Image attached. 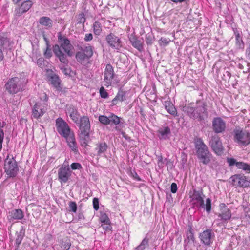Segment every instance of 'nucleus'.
<instances>
[{
  "label": "nucleus",
  "instance_id": "1",
  "mask_svg": "<svg viewBox=\"0 0 250 250\" xmlns=\"http://www.w3.org/2000/svg\"><path fill=\"white\" fill-rule=\"evenodd\" d=\"M207 107L206 103L199 100L195 104L190 103L183 106L182 110L190 118L201 121L208 116Z\"/></svg>",
  "mask_w": 250,
  "mask_h": 250
},
{
  "label": "nucleus",
  "instance_id": "2",
  "mask_svg": "<svg viewBox=\"0 0 250 250\" xmlns=\"http://www.w3.org/2000/svg\"><path fill=\"white\" fill-rule=\"evenodd\" d=\"M58 41L60 45L56 44L54 46L53 51L62 63L67 64L68 60L67 56L71 57L72 55L71 50L73 46L70 43L69 40L60 35L58 36Z\"/></svg>",
  "mask_w": 250,
  "mask_h": 250
},
{
  "label": "nucleus",
  "instance_id": "3",
  "mask_svg": "<svg viewBox=\"0 0 250 250\" xmlns=\"http://www.w3.org/2000/svg\"><path fill=\"white\" fill-rule=\"evenodd\" d=\"M26 80L23 77H14L8 80L4 85L5 91L10 95H15L24 89Z\"/></svg>",
  "mask_w": 250,
  "mask_h": 250
},
{
  "label": "nucleus",
  "instance_id": "4",
  "mask_svg": "<svg viewBox=\"0 0 250 250\" xmlns=\"http://www.w3.org/2000/svg\"><path fill=\"white\" fill-rule=\"evenodd\" d=\"M195 147L196 150V155L200 162L204 165L208 164L212 157L207 146L200 139H197L195 142Z\"/></svg>",
  "mask_w": 250,
  "mask_h": 250
},
{
  "label": "nucleus",
  "instance_id": "5",
  "mask_svg": "<svg viewBox=\"0 0 250 250\" xmlns=\"http://www.w3.org/2000/svg\"><path fill=\"white\" fill-rule=\"evenodd\" d=\"M234 142L241 146H246L250 144V133L242 128H236L233 130Z\"/></svg>",
  "mask_w": 250,
  "mask_h": 250
},
{
  "label": "nucleus",
  "instance_id": "6",
  "mask_svg": "<svg viewBox=\"0 0 250 250\" xmlns=\"http://www.w3.org/2000/svg\"><path fill=\"white\" fill-rule=\"evenodd\" d=\"M4 169L8 177L13 178L17 176L19 168L17 163L13 157L10 158L9 155L7 156L4 160Z\"/></svg>",
  "mask_w": 250,
  "mask_h": 250
},
{
  "label": "nucleus",
  "instance_id": "7",
  "mask_svg": "<svg viewBox=\"0 0 250 250\" xmlns=\"http://www.w3.org/2000/svg\"><path fill=\"white\" fill-rule=\"evenodd\" d=\"M56 126L58 132L65 138L74 134L67 124L62 118H59L56 120Z\"/></svg>",
  "mask_w": 250,
  "mask_h": 250
},
{
  "label": "nucleus",
  "instance_id": "8",
  "mask_svg": "<svg viewBox=\"0 0 250 250\" xmlns=\"http://www.w3.org/2000/svg\"><path fill=\"white\" fill-rule=\"evenodd\" d=\"M209 145L216 155L221 156L223 154L224 148L220 138L217 135L215 134L211 137Z\"/></svg>",
  "mask_w": 250,
  "mask_h": 250
},
{
  "label": "nucleus",
  "instance_id": "9",
  "mask_svg": "<svg viewBox=\"0 0 250 250\" xmlns=\"http://www.w3.org/2000/svg\"><path fill=\"white\" fill-rule=\"evenodd\" d=\"M204 196L202 190H197L194 189L192 193L190 192V198H191L193 204L197 207L204 208Z\"/></svg>",
  "mask_w": 250,
  "mask_h": 250
},
{
  "label": "nucleus",
  "instance_id": "10",
  "mask_svg": "<svg viewBox=\"0 0 250 250\" xmlns=\"http://www.w3.org/2000/svg\"><path fill=\"white\" fill-rule=\"evenodd\" d=\"M105 40L108 45L113 49L119 50L122 47V41L114 33H110L105 37Z\"/></svg>",
  "mask_w": 250,
  "mask_h": 250
},
{
  "label": "nucleus",
  "instance_id": "11",
  "mask_svg": "<svg viewBox=\"0 0 250 250\" xmlns=\"http://www.w3.org/2000/svg\"><path fill=\"white\" fill-rule=\"evenodd\" d=\"M213 131L217 134L224 133L226 129V123L221 117H215L212 121Z\"/></svg>",
  "mask_w": 250,
  "mask_h": 250
},
{
  "label": "nucleus",
  "instance_id": "12",
  "mask_svg": "<svg viewBox=\"0 0 250 250\" xmlns=\"http://www.w3.org/2000/svg\"><path fill=\"white\" fill-rule=\"evenodd\" d=\"M47 110V104L46 103L41 102L36 103L32 109V116L35 119H39Z\"/></svg>",
  "mask_w": 250,
  "mask_h": 250
},
{
  "label": "nucleus",
  "instance_id": "13",
  "mask_svg": "<svg viewBox=\"0 0 250 250\" xmlns=\"http://www.w3.org/2000/svg\"><path fill=\"white\" fill-rule=\"evenodd\" d=\"M232 184L236 187H248L250 185V182L244 175L236 174L230 177Z\"/></svg>",
  "mask_w": 250,
  "mask_h": 250
},
{
  "label": "nucleus",
  "instance_id": "14",
  "mask_svg": "<svg viewBox=\"0 0 250 250\" xmlns=\"http://www.w3.org/2000/svg\"><path fill=\"white\" fill-rule=\"evenodd\" d=\"M79 124V129L82 134L87 135L89 134L90 130V123L89 118L86 116H83L81 117L80 122L77 123Z\"/></svg>",
  "mask_w": 250,
  "mask_h": 250
},
{
  "label": "nucleus",
  "instance_id": "15",
  "mask_svg": "<svg viewBox=\"0 0 250 250\" xmlns=\"http://www.w3.org/2000/svg\"><path fill=\"white\" fill-rule=\"evenodd\" d=\"M114 74L113 67L110 64H107L104 72V82L105 83V86L108 87L111 85Z\"/></svg>",
  "mask_w": 250,
  "mask_h": 250
},
{
  "label": "nucleus",
  "instance_id": "16",
  "mask_svg": "<svg viewBox=\"0 0 250 250\" xmlns=\"http://www.w3.org/2000/svg\"><path fill=\"white\" fill-rule=\"evenodd\" d=\"M72 175L70 169L59 168L58 171V180L60 183L65 184L68 182Z\"/></svg>",
  "mask_w": 250,
  "mask_h": 250
},
{
  "label": "nucleus",
  "instance_id": "17",
  "mask_svg": "<svg viewBox=\"0 0 250 250\" xmlns=\"http://www.w3.org/2000/svg\"><path fill=\"white\" fill-rule=\"evenodd\" d=\"M213 236L214 234L212 232V230L208 229L200 234L199 238L204 244L210 246L212 243V237Z\"/></svg>",
  "mask_w": 250,
  "mask_h": 250
},
{
  "label": "nucleus",
  "instance_id": "18",
  "mask_svg": "<svg viewBox=\"0 0 250 250\" xmlns=\"http://www.w3.org/2000/svg\"><path fill=\"white\" fill-rule=\"evenodd\" d=\"M33 5V2L31 0H27L22 2L20 7H17L14 11L15 15L17 16H21L23 13L27 12Z\"/></svg>",
  "mask_w": 250,
  "mask_h": 250
},
{
  "label": "nucleus",
  "instance_id": "19",
  "mask_svg": "<svg viewBox=\"0 0 250 250\" xmlns=\"http://www.w3.org/2000/svg\"><path fill=\"white\" fill-rule=\"evenodd\" d=\"M221 213L218 215L221 220L224 222H228L231 217V213L230 209L227 208L224 203L220 204Z\"/></svg>",
  "mask_w": 250,
  "mask_h": 250
},
{
  "label": "nucleus",
  "instance_id": "20",
  "mask_svg": "<svg viewBox=\"0 0 250 250\" xmlns=\"http://www.w3.org/2000/svg\"><path fill=\"white\" fill-rule=\"evenodd\" d=\"M127 92L120 88L115 97L112 100L110 105L113 106L117 105L119 102L126 100Z\"/></svg>",
  "mask_w": 250,
  "mask_h": 250
},
{
  "label": "nucleus",
  "instance_id": "21",
  "mask_svg": "<svg viewBox=\"0 0 250 250\" xmlns=\"http://www.w3.org/2000/svg\"><path fill=\"white\" fill-rule=\"evenodd\" d=\"M48 81L57 90L62 91V89L60 86L61 80L57 75L51 73L48 76Z\"/></svg>",
  "mask_w": 250,
  "mask_h": 250
},
{
  "label": "nucleus",
  "instance_id": "22",
  "mask_svg": "<svg viewBox=\"0 0 250 250\" xmlns=\"http://www.w3.org/2000/svg\"><path fill=\"white\" fill-rule=\"evenodd\" d=\"M129 40L131 45L139 51H142L143 49V42L138 39L136 36L131 35L129 37Z\"/></svg>",
  "mask_w": 250,
  "mask_h": 250
},
{
  "label": "nucleus",
  "instance_id": "23",
  "mask_svg": "<svg viewBox=\"0 0 250 250\" xmlns=\"http://www.w3.org/2000/svg\"><path fill=\"white\" fill-rule=\"evenodd\" d=\"M65 139L66 140L68 145L71 148V150L73 151L75 153H78V146L77 145V143L76 142L74 134H71L70 136L66 138Z\"/></svg>",
  "mask_w": 250,
  "mask_h": 250
},
{
  "label": "nucleus",
  "instance_id": "24",
  "mask_svg": "<svg viewBox=\"0 0 250 250\" xmlns=\"http://www.w3.org/2000/svg\"><path fill=\"white\" fill-rule=\"evenodd\" d=\"M158 133V137L160 139L166 140L169 138L171 131L170 128L167 126L159 128Z\"/></svg>",
  "mask_w": 250,
  "mask_h": 250
},
{
  "label": "nucleus",
  "instance_id": "25",
  "mask_svg": "<svg viewBox=\"0 0 250 250\" xmlns=\"http://www.w3.org/2000/svg\"><path fill=\"white\" fill-rule=\"evenodd\" d=\"M10 220H21L24 217L23 212L20 209H14L9 212Z\"/></svg>",
  "mask_w": 250,
  "mask_h": 250
},
{
  "label": "nucleus",
  "instance_id": "26",
  "mask_svg": "<svg viewBox=\"0 0 250 250\" xmlns=\"http://www.w3.org/2000/svg\"><path fill=\"white\" fill-rule=\"evenodd\" d=\"M68 112L71 119L76 124L79 121L78 112L74 106L71 105L68 108Z\"/></svg>",
  "mask_w": 250,
  "mask_h": 250
},
{
  "label": "nucleus",
  "instance_id": "27",
  "mask_svg": "<svg viewBox=\"0 0 250 250\" xmlns=\"http://www.w3.org/2000/svg\"><path fill=\"white\" fill-rule=\"evenodd\" d=\"M108 146L105 142L99 143L96 144L95 150L97 151L98 156H101L107 149Z\"/></svg>",
  "mask_w": 250,
  "mask_h": 250
},
{
  "label": "nucleus",
  "instance_id": "28",
  "mask_svg": "<svg viewBox=\"0 0 250 250\" xmlns=\"http://www.w3.org/2000/svg\"><path fill=\"white\" fill-rule=\"evenodd\" d=\"M235 36V44L237 48L243 49L244 47V43L242 40L241 34L239 31L236 30L234 31Z\"/></svg>",
  "mask_w": 250,
  "mask_h": 250
},
{
  "label": "nucleus",
  "instance_id": "29",
  "mask_svg": "<svg viewBox=\"0 0 250 250\" xmlns=\"http://www.w3.org/2000/svg\"><path fill=\"white\" fill-rule=\"evenodd\" d=\"M40 23L47 28H50L52 26V20L48 17H42L39 20Z\"/></svg>",
  "mask_w": 250,
  "mask_h": 250
},
{
  "label": "nucleus",
  "instance_id": "30",
  "mask_svg": "<svg viewBox=\"0 0 250 250\" xmlns=\"http://www.w3.org/2000/svg\"><path fill=\"white\" fill-rule=\"evenodd\" d=\"M79 49L84 52L87 57H89V58L92 57L93 55V47L92 46L90 45H88L87 46H84L82 47L81 46H78Z\"/></svg>",
  "mask_w": 250,
  "mask_h": 250
},
{
  "label": "nucleus",
  "instance_id": "31",
  "mask_svg": "<svg viewBox=\"0 0 250 250\" xmlns=\"http://www.w3.org/2000/svg\"><path fill=\"white\" fill-rule=\"evenodd\" d=\"M187 240H188V243L190 241H192L193 242H194L195 241V238L194 237L193 233V229L191 227H189L188 230L187 232V239H185L184 240L185 250H187V249L186 248L188 246V243H187Z\"/></svg>",
  "mask_w": 250,
  "mask_h": 250
},
{
  "label": "nucleus",
  "instance_id": "32",
  "mask_svg": "<svg viewBox=\"0 0 250 250\" xmlns=\"http://www.w3.org/2000/svg\"><path fill=\"white\" fill-rule=\"evenodd\" d=\"M109 125H117L121 123L120 118L113 113H111L108 116Z\"/></svg>",
  "mask_w": 250,
  "mask_h": 250
},
{
  "label": "nucleus",
  "instance_id": "33",
  "mask_svg": "<svg viewBox=\"0 0 250 250\" xmlns=\"http://www.w3.org/2000/svg\"><path fill=\"white\" fill-rule=\"evenodd\" d=\"M10 44V41L7 38L0 35V47L1 49L3 50L5 46H9Z\"/></svg>",
  "mask_w": 250,
  "mask_h": 250
},
{
  "label": "nucleus",
  "instance_id": "34",
  "mask_svg": "<svg viewBox=\"0 0 250 250\" xmlns=\"http://www.w3.org/2000/svg\"><path fill=\"white\" fill-rule=\"evenodd\" d=\"M76 58L78 62L81 63H83L86 59H89V57H87L86 54H84V52L81 51H78L76 54Z\"/></svg>",
  "mask_w": 250,
  "mask_h": 250
},
{
  "label": "nucleus",
  "instance_id": "35",
  "mask_svg": "<svg viewBox=\"0 0 250 250\" xmlns=\"http://www.w3.org/2000/svg\"><path fill=\"white\" fill-rule=\"evenodd\" d=\"M16 235L17 237L15 240V244L17 245V247L18 248L23 238L24 231L21 229L19 232H17Z\"/></svg>",
  "mask_w": 250,
  "mask_h": 250
},
{
  "label": "nucleus",
  "instance_id": "36",
  "mask_svg": "<svg viewBox=\"0 0 250 250\" xmlns=\"http://www.w3.org/2000/svg\"><path fill=\"white\" fill-rule=\"evenodd\" d=\"M149 239L146 237L141 242L140 244L135 248V250H144L148 246Z\"/></svg>",
  "mask_w": 250,
  "mask_h": 250
},
{
  "label": "nucleus",
  "instance_id": "37",
  "mask_svg": "<svg viewBox=\"0 0 250 250\" xmlns=\"http://www.w3.org/2000/svg\"><path fill=\"white\" fill-rule=\"evenodd\" d=\"M165 108L167 111L171 115L175 116L177 114V111L174 106L170 103H166Z\"/></svg>",
  "mask_w": 250,
  "mask_h": 250
},
{
  "label": "nucleus",
  "instance_id": "38",
  "mask_svg": "<svg viewBox=\"0 0 250 250\" xmlns=\"http://www.w3.org/2000/svg\"><path fill=\"white\" fill-rule=\"evenodd\" d=\"M89 138V134L87 135H85L84 134H82L81 133V135L80 136V142L81 145L82 146L86 147L87 146Z\"/></svg>",
  "mask_w": 250,
  "mask_h": 250
},
{
  "label": "nucleus",
  "instance_id": "39",
  "mask_svg": "<svg viewBox=\"0 0 250 250\" xmlns=\"http://www.w3.org/2000/svg\"><path fill=\"white\" fill-rule=\"evenodd\" d=\"M93 32L95 35L99 36L102 32L101 24L97 21H95L93 25Z\"/></svg>",
  "mask_w": 250,
  "mask_h": 250
},
{
  "label": "nucleus",
  "instance_id": "40",
  "mask_svg": "<svg viewBox=\"0 0 250 250\" xmlns=\"http://www.w3.org/2000/svg\"><path fill=\"white\" fill-rule=\"evenodd\" d=\"M98 120L101 124L104 125H109L108 116L107 117L104 115H100L99 116Z\"/></svg>",
  "mask_w": 250,
  "mask_h": 250
},
{
  "label": "nucleus",
  "instance_id": "41",
  "mask_svg": "<svg viewBox=\"0 0 250 250\" xmlns=\"http://www.w3.org/2000/svg\"><path fill=\"white\" fill-rule=\"evenodd\" d=\"M43 55L45 57V58L47 59H49L51 57L52 51L51 49L50 48V45L46 46V49L43 53Z\"/></svg>",
  "mask_w": 250,
  "mask_h": 250
},
{
  "label": "nucleus",
  "instance_id": "42",
  "mask_svg": "<svg viewBox=\"0 0 250 250\" xmlns=\"http://www.w3.org/2000/svg\"><path fill=\"white\" fill-rule=\"evenodd\" d=\"M211 199L209 198H207L206 201V204H205V207L206 210L208 213H209L211 210Z\"/></svg>",
  "mask_w": 250,
  "mask_h": 250
},
{
  "label": "nucleus",
  "instance_id": "43",
  "mask_svg": "<svg viewBox=\"0 0 250 250\" xmlns=\"http://www.w3.org/2000/svg\"><path fill=\"white\" fill-rule=\"evenodd\" d=\"M100 96L102 98H107L108 97L109 94L105 89L103 87H101L99 91Z\"/></svg>",
  "mask_w": 250,
  "mask_h": 250
},
{
  "label": "nucleus",
  "instance_id": "44",
  "mask_svg": "<svg viewBox=\"0 0 250 250\" xmlns=\"http://www.w3.org/2000/svg\"><path fill=\"white\" fill-rule=\"evenodd\" d=\"M70 246L71 244L69 240L62 241L61 243V248L63 250H68V249H69Z\"/></svg>",
  "mask_w": 250,
  "mask_h": 250
},
{
  "label": "nucleus",
  "instance_id": "45",
  "mask_svg": "<svg viewBox=\"0 0 250 250\" xmlns=\"http://www.w3.org/2000/svg\"><path fill=\"white\" fill-rule=\"evenodd\" d=\"M69 208L70 209V211H71L73 212H76L77 209V206L76 203L75 202L71 201L69 204Z\"/></svg>",
  "mask_w": 250,
  "mask_h": 250
},
{
  "label": "nucleus",
  "instance_id": "46",
  "mask_svg": "<svg viewBox=\"0 0 250 250\" xmlns=\"http://www.w3.org/2000/svg\"><path fill=\"white\" fill-rule=\"evenodd\" d=\"M100 220L103 223H110V221L105 213H104L101 215Z\"/></svg>",
  "mask_w": 250,
  "mask_h": 250
},
{
  "label": "nucleus",
  "instance_id": "47",
  "mask_svg": "<svg viewBox=\"0 0 250 250\" xmlns=\"http://www.w3.org/2000/svg\"><path fill=\"white\" fill-rule=\"evenodd\" d=\"M101 227L106 232L111 231L112 227L110 225V223H104V224H102Z\"/></svg>",
  "mask_w": 250,
  "mask_h": 250
},
{
  "label": "nucleus",
  "instance_id": "48",
  "mask_svg": "<svg viewBox=\"0 0 250 250\" xmlns=\"http://www.w3.org/2000/svg\"><path fill=\"white\" fill-rule=\"evenodd\" d=\"M82 168L79 163H73L71 165V168L72 170L81 169Z\"/></svg>",
  "mask_w": 250,
  "mask_h": 250
},
{
  "label": "nucleus",
  "instance_id": "49",
  "mask_svg": "<svg viewBox=\"0 0 250 250\" xmlns=\"http://www.w3.org/2000/svg\"><path fill=\"white\" fill-rule=\"evenodd\" d=\"M37 65L42 68L44 66V59L41 57L38 59L37 61Z\"/></svg>",
  "mask_w": 250,
  "mask_h": 250
},
{
  "label": "nucleus",
  "instance_id": "50",
  "mask_svg": "<svg viewBox=\"0 0 250 250\" xmlns=\"http://www.w3.org/2000/svg\"><path fill=\"white\" fill-rule=\"evenodd\" d=\"M93 208L95 210H98L99 208V200L97 198H94L93 200Z\"/></svg>",
  "mask_w": 250,
  "mask_h": 250
},
{
  "label": "nucleus",
  "instance_id": "51",
  "mask_svg": "<svg viewBox=\"0 0 250 250\" xmlns=\"http://www.w3.org/2000/svg\"><path fill=\"white\" fill-rule=\"evenodd\" d=\"M246 163L243 162H237L236 165V167L239 169H242L245 170V168H246Z\"/></svg>",
  "mask_w": 250,
  "mask_h": 250
},
{
  "label": "nucleus",
  "instance_id": "52",
  "mask_svg": "<svg viewBox=\"0 0 250 250\" xmlns=\"http://www.w3.org/2000/svg\"><path fill=\"white\" fill-rule=\"evenodd\" d=\"M227 162L229 163V166H232L236 165L237 161L233 158H229L227 159Z\"/></svg>",
  "mask_w": 250,
  "mask_h": 250
},
{
  "label": "nucleus",
  "instance_id": "53",
  "mask_svg": "<svg viewBox=\"0 0 250 250\" xmlns=\"http://www.w3.org/2000/svg\"><path fill=\"white\" fill-rule=\"evenodd\" d=\"M171 192L173 193H175L177 190V184L175 183H172L170 187Z\"/></svg>",
  "mask_w": 250,
  "mask_h": 250
},
{
  "label": "nucleus",
  "instance_id": "54",
  "mask_svg": "<svg viewBox=\"0 0 250 250\" xmlns=\"http://www.w3.org/2000/svg\"><path fill=\"white\" fill-rule=\"evenodd\" d=\"M4 138V132L2 129H0V150L2 148V144Z\"/></svg>",
  "mask_w": 250,
  "mask_h": 250
},
{
  "label": "nucleus",
  "instance_id": "55",
  "mask_svg": "<svg viewBox=\"0 0 250 250\" xmlns=\"http://www.w3.org/2000/svg\"><path fill=\"white\" fill-rule=\"evenodd\" d=\"M93 39V35L91 33L86 34L84 38L85 42H89Z\"/></svg>",
  "mask_w": 250,
  "mask_h": 250
},
{
  "label": "nucleus",
  "instance_id": "56",
  "mask_svg": "<svg viewBox=\"0 0 250 250\" xmlns=\"http://www.w3.org/2000/svg\"><path fill=\"white\" fill-rule=\"evenodd\" d=\"M131 176L136 181H141V179L135 171L131 172Z\"/></svg>",
  "mask_w": 250,
  "mask_h": 250
},
{
  "label": "nucleus",
  "instance_id": "57",
  "mask_svg": "<svg viewBox=\"0 0 250 250\" xmlns=\"http://www.w3.org/2000/svg\"><path fill=\"white\" fill-rule=\"evenodd\" d=\"M60 168H62L63 169H70L69 167V163L68 160L66 159L64 161L63 164L61 166Z\"/></svg>",
  "mask_w": 250,
  "mask_h": 250
},
{
  "label": "nucleus",
  "instance_id": "58",
  "mask_svg": "<svg viewBox=\"0 0 250 250\" xmlns=\"http://www.w3.org/2000/svg\"><path fill=\"white\" fill-rule=\"evenodd\" d=\"M160 41H161L164 45H167L168 44L170 40L165 38H161Z\"/></svg>",
  "mask_w": 250,
  "mask_h": 250
},
{
  "label": "nucleus",
  "instance_id": "59",
  "mask_svg": "<svg viewBox=\"0 0 250 250\" xmlns=\"http://www.w3.org/2000/svg\"><path fill=\"white\" fill-rule=\"evenodd\" d=\"M40 98L41 100L44 102L45 103H46L48 99L47 95L45 93H43L42 95L40 97Z\"/></svg>",
  "mask_w": 250,
  "mask_h": 250
},
{
  "label": "nucleus",
  "instance_id": "60",
  "mask_svg": "<svg viewBox=\"0 0 250 250\" xmlns=\"http://www.w3.org/2000/svg\"><path fill=\"white\" fill-rule=\"evenodd\" d=\"M246 56L248 58L250 59V43L249 47L246 50Z\"/></svg>",
  "mask_w": 250,
  "mask_h": 250
},
{
  "label": "nucleus",
  "instance_id": "61",
  "mask_svg": "<svg viewBox=\"0 0 250 250\" xmlns=\"http://www.w3.org/2000/svg\"><path fill=\"white\" fill-rule=\"evenodd\" d=\"M158 165L159 166L163 165L164 164V162L163 161V157L162 155H160L158 157Z\"/></svg>",
  "mask_w": 250,
  "mask_h": 250
},
{
  "label": "nucleus",
  "instance_id": "62",
  "mask_svg": "<svg viewBox=\"0 0 250 250\" xmlns=\"http://www.w3.org/2000/svg\"><path fill=\"white\" fill-rule=\"evenodd\" d=\"M121 134L123 136V137L126 140H130V138L129 137H128L125 132L124 131H122L121 132Z\"/></svg>",
  "mask_w": 250,
  "mask_h": 250
},
{
  "label": "nucleus",
  "instance_id": "63",
  "mask_svg": "<svg viewBox=\"0 0 250 250\" xmlns=\"http://www.w3.org/2000/svg\"><path fill=\"white\" fill-rule=\"evenodd\" d=\"M4 58V54L3 53V50L1 49L0 47V62L2 61Z\"/></svg>",
  "mask_w": 250,
  "mask_h": 250
},
{
  "label": "nucleus",
  "instance_id": "64",
  "mask_svg": "<svg viewBox=\"0 0 250 250\" xmlns=\"http://www.w3.org/2000/svg\"><path fill=\"white\" fill-rule=\"evenodd\" d=\"M245 167L246 168H245V171H248L250 173V165L246 163Z\"/></svg>",
  "mask_w": 250,
  "mask_h": 250
}]
</instances>
